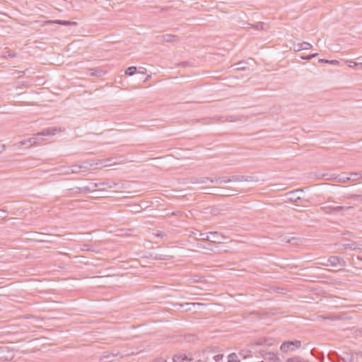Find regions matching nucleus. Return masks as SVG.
I'll return each mask as SVG.
<instances>
[{
    "label": "nucleus",
    "instance_id": "nucleus-1",
    "mask_svg": "<svg viewBox=\"0 0 362 362\" xmlns=\"http://www.w3.org/2000/svg\"><path fill=\"white\" fill-rule=\"evenodd\" d=\"M57 132V129L56 127L45 129L42 132H38L35 136L21 141L20 144L21 146L28 144L30 146H31L38 142L39 136L54 135Z\"/></svg>",
    "mask_w": 362,
    "mask_h": 362
},
{
    "label": "nucleus",
    "instance_id": "nucleus-2",
    "mask_svg": "<svg viewBox=\"0 0 362 362\" xmlns=\"http://www.w3.org/2000/svg\"><path fill=\"white\" fill-rule=\"evenodd\" d=\"M300 346V341H287L282 343L280 346V349L283 352H287L288 351H295L296 349H299Z\"/></svg>",
    "mask_w": 362,
    "mask_h": 362
},
{
    "label": "nucleus",
    "instance_id": "nucleus-3",
    "mask_svg": "<svg viewBox=\"0 0 362 362\" xmlns=\"http://www.w3.org/2000/svg\"><path fill=\"white\" fill-rule=\"evenodd\" d=\"M327 262L329 263L330 266L337 267L340 266L341 267H346V262L343 257L337 256H331L327 259Z\"/></svg>",
    "mask_w": 362,
    "mask_h": 362
},
{
    "label": "nucleus",
    "instance_id": "nucleus-4",
    "mask_svg": "<svg viewBox=\"0 0 362 362\" xmlns=\"http://www.w3.org/2000/svg\"><path fill=\"white\" fill-rule=\"evenodd\" d=\"M92 166L93 164H88L87 163H83V165H73L67 168V170L65 171L66 174H73V173H78L81 172V169H88V167Z\"/></svg>",
    "mask_w": 362,
    "mask_h": 362
},
{
    "label": "nucleus",
    "instance_id": "nucleus-5",
    "mask_svg": "<svg viewBox=\"0 0 362 362\" xmlns=\"http://www.w3.org/2000/svg\"><path fill=\"white\" fill-rule=\"evenodd\" d=\"M215 234H218V232L214 231V232H209V233H201L198 230H194L193 231H190L189 236L192 237V236L197 235V236H199L200 238L202 240H209L211 242H216V240H210V238H209L210 235H215Z\"/></svg>",
    "mask_w": 362,
    "mask_h": 362
},
{
    "label": "nucleus",
    "instance_id": "nucleus-6",
    "mask_svg": "<svg viewBox=\"0 0 362 362\" xmlns=\"http://www.w3.org/2000/svg\"><path fill=\"white\" fill-rule=\"evenodd\" d=\"M326 180H334L341 183H346V182L351 180V177H349L347 173H342L338 175L337 176L334 177L332 175L329 177L326 178Z\"/></svg>",
    "mask_w": 362,
    "mask_h": 362
},
{
    "label": "nucleus",
    "instance_id": "nucleus-7",
    "mask_svg": "<svg viewBox=\"0 0 362 362\" xmlns=\"http://www.w3.org/2000/svg\"><path fill=\"white\" fill-rule=\"evenodd\" d=\"M262 353V355L264 360L272 361H279V356L276 353L271 352V351H267L264 350L260 351Z\"/></svg>",
    "mask_w": 362,
    "mask_h": 362
},
{
    "label": "nucleus",
    "instance_id": "nucleus-8",
    "mask_svg": "<svg viewBox=\"0 0 362 362\" xmlns=\"http://www.w3.org/2000/svg\"><path fill=\"white\" fill-rule=\"evenodd\" d=\"M303 192V189H298L296 190H293L287 194L288 199L292 201L296 202L297 201L300 199V197L299 194Z\"/></svg>",
    "mask_w": 362,
    "mask_h": 362
},
{
    "label": "nucleus",
    "instance_id": "nucleus-9",
    "mask_svg": "<svg viewBox=\"0 0 362 362\" xmlns=\"http://www.w3.org/2000/svg\"><path fill=\"white\" fill-rule=\"evenodd\" d=\"M202 303H177L175 305V307L183 309L186 311L191 310L192 307H194L196 305H202Z\"/></svg>",
    "mask_w": 362,
    "mask_h": 362
},
{
    "label": "nucleus",
    "instance_id": "nucleus-10",
    "mask_svg": "<svg viewBox=\"0 0 362 362\" xmlns=\"http://www.w3.org/2000/svg\"><path fill=\"white\" fill-rule=\"evenodd\" d=\"M173 362H190L191 359L185 354H175L173 358Z\"/></svg>",
    "mask_w": 362,
    "mask_h": 362
},
{
    "label": "nucleus",
    "instance_id": "nucleus-11",
    "mask_svg": "<svg viewBox=\"0 0 362 362\" xmlns=\"http://www.w3.org/2000/svg\"><path fill=\"white\" fill-rule=\"evenodd\" d=\"M177 37L176 35L171 34H165L158 37V40L160 42H173Z\"/></svg>",
    "mask_w": 362,
    "mask_h": 362
},
{
    "label": "nucleus",
    "instance_id": "nucleus-12",
    "mask_svg": "<svg viewBox=\"0 0 362 362\" xmlns=\"http://www.w3.org/2000/svg\"><path fill=\"white\" fill-rule=\"evenodd\" d=\"M340 357L344 362H353L354 359L353 354L347 351L343 352Z\"/></svg>",
    "mask_w": 362,
    "mask_h": 362
},
{
    "label": "nucleus",
    "instance_id": "nucleus-13",
    "mask_svg": "<svg viewBox=\"0 0 362 362\" xmlns=\"http://www.w3.org/2000/svg\"><path fill=\"white\" fill-rule=\"evenodd\" d=\"M103 71L98 69V68H93L90 69L88 70V75L90 76H101L103 75Z\"/></svg>",
    "mask_w": 362,
    "mask_h": 362
},
{
    "label": "nucleus",
    "instance_id": "nucleus-14",
    "mask_svg": "<svg viewBox=\"0 0 362 362\" xmlns=\"http://www.w3.org/2000/svg\"><path fill=\"white\" fill-rule=\"evenodd\" d=\"M6 354H9V351L5 348L0 347V362H5L9 360Z\"/></svg>",
    "mask_w": 362,
    "mask_h": 362
},
{
    "label": "nucleus",
    "instance_id": "nucleus-15",
    "mask_svg": "<svg viewBox=\"0 0 362 362\" xmlns=\"http://www.w3.org/2000/svg\"><path fill=\"white\" fill-rule=\"evenodd\" d=\"M255 344H256L257 346H272L273 344V342L272 339H259L255 341Z\"/></svg>",
    "mask_w": 362,
    "mask_h": 362
},
{
    "label": "nucleus",
    "instance_id": "nucleus-16",
    "mask_svg": "<svg viewBox=\"0 0 362 362\" xmlns=\"http://www.w3.org/2000/svg\"><path fill=\"white\" fill-rule=\"evenodd\" d=\"M255 344H256L257 346H272L273 344V342L272 339H259L255 341Z\"/></svg>",
    "mask_w": 362,
    "mask_h": 362
},
{
    "label": "nucleus",
    "instance_id": "nucleus-17",
    "mask_svg": "<svg viewBox=\"0 0 362 362\" xmlns=\"http://www.w3.org/2000/svg\"><path fill=\"white\" fill-rule=\"evenodd\" d=\"M230 182H243L247 181L249 182L250 180H249L247 177H245L243 175H233L230 178Z\"/></svg>",
    "mask_w": 362,
    "mask_h": 362
},
{
    "label": "nucleus",
    "instance_id": "nucleus-18",
    "mask_svg": "<svg viewBox=\"0 0 362 362\" xmlns=\"http://www.w3.org/2000/svg\"><path fill=\"white\" fill-rule=\"evenodd\" d=\"M52 23L59 24V25H76L77 24V23L74 22V21H61V20H56V21H52Z\"/></svg>",
    "mask_w": 362,
    "mask_h": 362
},
{
    "label": "nucleus",
    "instance_id": "nucleus-19",
    "mask_svg": "<svg viewBox=\"0 0 362 362\" xmlns=\"http://www.w3.org/2000/svg\"><path fill=\"white\" fill-rule=\"evenodd\" d=\"M281 240L282 242L286 243H293L295 244L296 242V238L294 237H291L288 235H284L281 237Z\"/></svg>",
    "mask_w": 362,
    "mask_h": 362
},
{
    "label": "nucleus",
    "instance_id": "nucleus-20",
    "mask_svg": "<svg viewBox=\"0 0 362 362\" xmlns=\"http://www.w3.org/2000/svg\"><path fill=\"white\" fill-rule=\"evenodd\" d=\"M111 165L112 164L110 163V159H107V160H100L99 162L95 163V165L99 166L100 168L107 167V166H109V165Z\"/></svg>",
    "mask_w": 362,
    "mask_h": 362
},
{
    "label": "nucleus",
    "instance_id": "nucleus-21",
    "mask_svg": "<svg viewBox=\"0 0 362 362\" xmlns=\"http://www.w3.org/2000/svg\"><path fill=\"white\" fill-rule=\"evenodd\" d=\"M352 181H358L362 178V175L360 173H352L349 175Z\"/></svg>",
    "mask_w": 362,
    "mask_h": 362
},
{
    "label": "nucleus",
    "instance_id": "nucleus-22",
    "mask_svg": "<svg viewBox=\"0 0 362 362\" xmlns=\"http://www.w3.org/2000/svg\"><path fill=\"white\" fill-rule=\"evenodd\" d=\"M324 208L328 209H330V210H332L334 211H341L344 209V206H332V205H327Z\"/></svg>",
    "mask_w": 362,
    "mask_h": 362
},
{
    "label": "nucleus",
    "instance_id": "nucleus-23",
    "mask_svg": "<svg viewBox=\"0 0 362 362\" xmlns=\"http://www.w3.org/2000/svg\"><path fill=\"white\" fill-rule=\"evenodd\" d=\"M136 66H129L125 71V74L129 76H133L136 73Z\"/></svg>",
    "mask_w": 362,
    "mask_h": 362
},
{
    "label": "nucleus",
    "instance_id": "nucleus-24",
    "mask_svg": "<svg viewBox=\"0 0 362 362\" xmlns=\"http://www.w3.org/2000/svg\"><path fill=\"white\" fill-rule=\"evenodd\" d=\"M267 25L264 23H258L256 25H251L250 24V26L252 27V28H255L256 30H264V27L266 26Z\"/></svg>",
    "mask_w": 362,
    "mask_h": 362
},
{
    "label": "nucleus",
    "instance_id": "nucleus-25",
    "mask_svg": "<svg viewBox=\"0 0 362 362\" xmlns=\"http://www.w3.org/2000/svg\"><path fill=\"white\" fill-rule=\"evenodd\" d=\"M286 362H308L305 359L300 357H293L288 358Z\"/></svg>",
    "mask_w": 362,
    "mask_h": 362
},
{
    "label": "nucleus",
    "instance_id": "nucleus-26",
    "mask_svg": "<svg viewBox=\"0 0 362 362\" xmlns=\"http://www.w3.org/2000/svg\"><path fill=\"white\" fill-rule=\"evenodd\" d=\"M100 185H104V183L98 184V183H95V182H90V183H89V185L88 186V187H90V189H92V192H94L96 191L95 188Z\"/></svg>",
    "mask_w": 362,
    "mask_h": 362
},
{
    "label": "nucleus",
    "instance_id": "nucleus-27",
    "mask_svg": "<svg viewBox=\"0 0 362 362\" xmlns=\"http://www.w3.org/2000/svg\"><path fill=\"white\" fill-rule=\"evenodd\" d=\"M301 46H302V50H307V49H311L313 47V45L310 43L307 42H301Z\"/></svg>",
    "mask_w": 362,
    "mask_h": 362
},
{
    "label": "nucleus",
    "instance_id": "nucleus-28",
    "mask_svg": "<svg viewBox=\"0 0 362 362\" xmlns=\"http://www.w3.org/2000/svg\"><path fill=\"white\" fill-rule=\"evenodd\" d=\"M318 62L320 63H328V64H338V61L337 60H328V59H320L318 60Z\"/></svg>",
    "mask_w": 362,
    "mask_h": 362
},
{
    "label": "nucleus",
    "instance_id": "nucleus-29",
    "mask_svg": "<svg viewBox=\"0 0 362 362\" xmlns=\"http://www.w3.org/2000/svg\"><path fill=\"white\" fill-rule=\"evenodd\" d=\"M344 249H349L354 250L356 249V245L355 243H348L343 245Z\"/></svg>",
    "mask_w": 362,
    "mask_h": 362
},
{
    "label": "nucleus",
    "instance_id": "nucleus-30",
    "mask_svg": "<svg viewBox=\"0 0 362 362\" xmlns=\"http://www.w3.org/2000/svg\"><path fill=\"white\" fill-rule=\"evenodd\" d=\"M237 355L235 353L229 354L228 362H237Z\"/></svg>",
    "mask_w": 362,
    "mask_h": 362
},
{
    "label": "nucleus",
    "instance_id": "nucleus-31",
    "mask_svg": "<svg viewBox=\"0 0 362 362\" xmlns=\"http://www.w3.org/2000/svg\"><path fill=\"white\" fill-rule=\"evenodd\" d=\"M209 181V177H201L197 180L196 183L206 184Z\"/></svg>",
    "mask_w": 362,
    "mask_h": 362
},
{
    "label": "nucleus",
    "instance_id": "nucleus-32",
    "mask_svg": "<svg viewBox=\"0 0 362 362\" xmlns=\"http://www.w3.org/2000/svg\"><path fill=\"white\" fill-rule=\"evenodd\" d=\"M90 245L85 244L82 246V250L94 252L95 250Z\"/></svg>",
    "mask_w": 362,
    "mask_h": 362
},
{
    "label": "nucleus",
    "instance_id": "nucleus-33",
    "mask_svg": "<svg viewBox=\"0 0 362 362\" xmlns=\"http://www.w3.org/2000/svg\"><path fill=\"white\" fill-rule=\"evenodd\" d=\"M293 49L295 52H299V51L302 50L301 43H298V44L294 43L293 45Z\"/></svg>",
    "mask_w": 362,
    "mask_h": 362
},
{
    "label": "nucleus",
    "instance_id": "nucleus-34",
    "mask_svg": "<svg viewBox=\"0 0 362 362\" xmlns=\"http://www.w3.org/2000/svg\"><path fill=\"white\" fill-rule=\"evenodd\" d=\"M317 55V53L311 54L305 57H302L301 58L305 60H310Z\"/></svg>",
    "mask_w": 362,
    "mask_h": 362
},
{
    "label": "nucleus",
    "instance_id": "nucleus-35",
    "mask_svg": "<svg viewBox=\"0 0 362 362\" xmlns=\"http://www.w3.org/2000/svg\"><path fill=\"white\" fill-rule=\"evenodd\" d=\"M16 56V53L11 52L10 51H6L4 52V57H8L10 58H13Z\"/></svg>",
    "mask_w": 362,
    "mask_h": 362
},
{
    "label": "nucleus",
    "instance_id": "nucleus-36",
    "mask_svg": "<svg viewBox=\"0 0 362 362\" xmlns=\"http://www.w3.org/2000/svg\"><path fill=\"white\" fill-rule=\"evenodd\" d=\"M229 182H230V178L229 179H226L225 177H219V183L220 184L229 183Z\"/></svg>",
    "mask_w": 362,
    "mask_h": 362
},
{
    "label": "nucleus",
    "instance_id": "nucleus-37",
    "mask_svg": "<svg viewBox=\"0 0 362 362\" xmlns=\"http://www.w3.org/2000/svg\"><path fill=\"white\" fill-rule=\"evenodd\" d=\"M346 64L349 67H354L358 64V63L351 60L346 61Z\"/></svg>",
    "mask_w": 362,
    "mask_h": 362
},
{
    "label": "nucleus",
    "instance_id": "nucleus-38",
    "mask_svg": "<svg viewBox=\"0 0 362 362\" xmlns=\"http://www.w3.org/2000/svg\"><path fill=\"white\" fill-rule=\"evenodd\" d=\"M153 235L157 238H163V237L166 236V234L161 232V231H157L156 233H153Z\"/></svg>",
    "mask_w": 362,
    "mask_h": 362
},
{
    "label": "nucleus",
    "instance_id": "nucleus-39",
    "mask_svg": "<svg viewBox=\"0 0 362 362\" xmlns=\"http://www.w3.org/2000/svg\"><path fill=\"white\" fill-rule=\"evenodd\" d=\"M81 191L83 192V193H92V189H90L88 185L82 187Z\"/></svg>",
    "mask_w": 362,
    "mask_h": 362
},
{
    "label": "nucleus",
    "instance_id": "nucleus-40",
    "mask_svg": "<svg viewBox=\"0 0 362 362\" xmlns=\"http://www.w3.org/2000/svg\"><path fill=\"white\" fill-rule=\"evenodd\" d=\"M8 215V212L5 210H0V218L4 219Z\"/></svg>",
    "mask_w": 362,
    "mask_h": 362
},
{
    "label": "nucleus",
    "instance_id": "nucleus-41",
    "mask_svg": "<svg viewBox=\"0 0 362 362\" xmlns=\"http://www.w3.org/2000/svg\"><path fill=\"white\" fill-rule=\"evenodd\" d=\"M243 63H238L236 65V68L235 69L237 70H245V67L244 66L242 65Z\"/></svg>",
    "mask_w": 362,
    "mask_h": 362
},
{
    "label": "nucleus",
    "instance_id": "nucleus-42",
    "mask_svg": "<svg viewBox=\"0 0 362 362\" xmlns=\"http://www.w3.org/2000/svg\"><path fill=\"white\" fill-rule=\"evenodd\" d=\"M222 358H223V356L221 354H217V355L214 356V359L216 362L220 361L221 359H222Z\"/></svg>",
    "mask_w": 362,
    "mask_h": 362
},
{
    "label": "nucleus",
    "instance_id": "nucleus-43",
    "mask_svg": "<svg viewBox=\"0 0 362 362\" xmlns=\"http://www.w3.org/2000/svg\"><path fill=\"white\" fill-rule=\"evenodd\" d=\"M165 255H157L156 256L155 259H160V260H161V259H164V260H165V259H166L165 258Z\"/></svg>",
    "mask_w": 362,
    "mask_h": 362
},
{
    "label": "nucleus",
    "instance_id": "nucleus-44",
    "mask_svg": "<svg viewBox=\"0 0 362 362\" xmlns=\"http://www.w3.org/2000/svg\"><path fill=\"white\" fill-rule=\"evenodd\" d=\"M209 182L211 183H219V177L218 178H214V179H210L209 178Z\"/></svg>",
    "mask_w": 362,
    "mask_h": 362
},
{
    "label": "nucleus",
    "instance_id": "nucleus-45",
    "mask_svg": "<svg viewBox=\"0 0 362 362\" xmlns=\"http://www.w3.org/2000/svg\"><path fill=\"white\" fill-rule=\"evenodd\" d=\"M74 192H76V193H83V192H82V187H76L75 189H74Z\"/></svg>",
    "mask_w": 362,
    "mask_h": 362
},
{
    "label": "nucleus",
    "instance_id": "nucleus-46",
    "mask_svg": "<svg viewBox=\"0 0 362 362\" xmlns=\"http://www.w3.org/2000/svg\"><path fill=\"white\" fill-rule=\"evenodd\" d=\"M358 195H356V194H351V195H349L346 197V198L348 199H356V198H358Z\"/></svg>",
    "mask_w": 362,
    "mask_h": 362
},
{
    "label": "nucleus",
    "instance_id": "nucleus-47",
    "mask_svg": "<svg viewBox=\"0 0 362 362\" xmlns=\"http://www.w3.org/2000/svg\"><path fill=\"white\" fill-rule=\"evenodd\" d=\"M153 362H167V361L163 358H157L154 360Z\"/></svg>",
    "mask_w": 362,
    "mask_h": 362
},
{
    "label": "nucleus",
    "instance_id": "nucleus-48",
    "mask_svg": "<svg viewBox=\"0 0 362 362\" xmlns=\"http://www.w3.org/2000/svg\"><path fill=\"white\" fill-rule=\"evenodd\" d=\"M117 185V183H115V182H112V185H110L109 186V187L112 188V187L116 186Z\"/></svg>",
    "mask_w": 362,
    "mask_h": 362
},
{
    "label": "nucleus",
    "instance_id": "nucleus-49",
    "mask_svg": "<svg viewBox=\"0 0 362 362\" xmlns=\"http://www.w3.org/2000/svg\"><path fill=\"white\" fill-rule=\"evenodd\" d=\"M197 247L199 248H206V247L202 246V245L197 244Z\"/></svg>",
    "mask_w": 362,
    "mask_h": 362
},
{
    "label": "nucleus",
    "instance_id": "nucleus-50",
    "mask_svg": "<svg viewBox=\"0 0 362 362\" xmlns=\"http://www.w3.org/2000/svg\"><path fill=\"white\" fill-rule=\"evenodd\" d=\"M4 149H5L4 146V145H3V146H1V149H0V152H1V151H4Z\"/></svg>",
    "mask_w": 362,
    "mask_h": 362
}]
</instances>
